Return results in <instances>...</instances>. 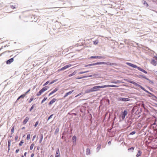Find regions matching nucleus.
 <instances>
[{
    "label": "nucleus",
    "mask_w": 157,
    "mask_h": 157,
    "mask_svg": "<svg viewBox=\"0 0 157 157\" xmlns=\"http://www.w3.org/2000/svg\"><path fill=\"white\" fill-rule=\"evenodd\" d=\"M106 64L108 65H110V66H112L114 65V63H111L110 62H98L97 63H93L91 64H88L87 65H86L85 66V67H90V66H92L98 65H101V64Z\"/></svg>",
    "instance_id": "nucleus-1"
},
{
    "label": "nucleus",
    "mask_w": 157,
    "mask_h": 157,
    "mask_svg": "<svg viewBox=\"0 0 157 157\" xmlns=\"http://www.w3.org/2000/svg\"><path fill=\"white\" fill-rule=\"evenodd\" d=\"M126 81L127 82L133 84L135 86H138V87H139V88H140L142 90H143L144 91H145L147 93V94L149 93V92L148 91L146 90L144 87H143L137 84V83L134 82V81H132L129 79H126Z\"/></svg>",
    "instance_id": "nucleus-2"
},
{
    "label": "nucleus",
    "mask_w": 157,
    "mask_h": 157,
    "mask_svg": "<svg viewBox=\"0 0 157 157\" xmlns=\"http://www.w3.org/2000/svg\"><path fill=\"white\" fill-rule=\"evenodd\" d=\"M104 88V85L101 86H96L93 87L92 88V89L93 90V91L94 92L98 91L99 90V89L100 88Z\"/></svg>",
    "instance_id": "nucleus-3"
},
{
    "label": "nucleus",
    "mask_w": 157,
    "mask_h": 157,
    "mask_svg": "<svg viewBox=\"0 0 157 157\" xmlns=\"http://www.w3.org/2000/svg\"><path fill=\"white\" fill-rule=\"evenodd\" d=\"M128 112L126 110H124L123 112H121V118L122 120L124 119L125 116L127 114Z\"/></svg>",
    "instance_id": "nucleus-4"
},
{
    "label": "nucleus",
    "mask_w": 157,
    "mask_h": 157,
    "mask_svg": "<svg viewBox=\"0 0 157 157\" xmlns=\"http://www.w3.org/2000/svg\"><path fill=\"white\" fill-rule=\"evenodd\" d=\"M118 100L119 101H129L130 99L128 98H121L119 97L117 98Z\"/></svg>",
    "instance_id": "nucleus-5"
},
{
    "label": "nucleus",
    "mask_w": 157,
    "mask_h": 157,
    "mask_svg": "<svg viewBox=\"0 0 157 157\" xmlns=\"http://www.w3.org/2000/svg\"><path fill=\"white\" fill-rule=\"evenodd\" d=\"M126 64L128 65L129 66H130L134 68H137L138 70V67H138L136 65L134 64L130 63H127Z\"/></svg>",
    "instance_id": "nucleus-6"
},
{
    "label": "nucleus",
    "mask_w": 157,
    "mask_h": 157,
    "mask_svg": "<svg viewBox=\"0 0 157 157\" xmlns=\"http://www.w3.org/2000/svg\"><path fill=\"white\" fill-rule=\"evenodd\" d=\"M13 58H11L6 61V63L7 64H10L11 63H12L13 61Z\"/></svg>",
    "instance_id": "nucleus-7"
},
{
    "label": "nucleus",
    "mask_w": 157,
    "mask_h": 157,
    "mask_svg": "<svg viewBox=\"0 0 157 157\" xmlns=\"http://www.w3.org/2000/svg\"><path fill=\"white\" fill-rule=\"evenodd\" d=\"M71 66V64L67 65L64 66V67H62V68H61L60 69V70L63 71V70H65L67 69L68 67H70Z\"/></svg>",
    "instance_id": "nucleus-8"
},
{
    "label": "nucleus",
    "mask_w": 157,
    "mask_h": 157,
    "mask_svg": "<svg viewBox=\"0 0 157 157\" xmlns=\"http://www.w3.org/2000/svg\"><path fill=\"white\" fill-rule=\"evenodd\" d=\"M148 94H150L151 95H149L148 96L152 98L153 99H157V97L155 96L154 94L151 93L150 92H149V93H148Z\"/></svg>",
    "instance_id": "nucleus-9"
},
{
    "label": "nucleus",
    "mask_w": 157,
    "mask_h": 157,
    "mask_svg": "<svg viewBox=\"0 0 157 157\" xmlns=\"http://www.w3.org/2000/svg\"><path fill=\"white\" fill-rule=\"evenodd\" d=\"M60 153L59 151V148H58L56 151L55 157H59Z\"/></svg>",
    "instance_id": "nucleus-10"
},
{
    "label": "nucleus",
    "mask_w": 157,
    "mask_h": 157,
    "mask_svg": "<svg viewBox=\"0 0 157 157\" xmlns=\"http://www.w3.org/2000/svg\"><path fill=\"white\" fill-rule=\"evenodd\" d=\"M74 90H71L69 92L66 93L64 96V98H66L67 96L68 95L71 94L73 92Z\"/></svg>",
    "instance_id": "nucleus-11"
},
{
    "label": "nucleus",
    "mask_w": 157,
    "mask_h": 157,
    "mask_svg": "<svg viewBox=\"0 0 157 157\" xmlns=\"http://www.w3.org/2000/svg\"><path fill=\"white\" fill-rule=\"evenodd\" d=\"M104 88L107 87H118V86L115 85H104Z\"/></svg>",
    "instance_id": "nucleus-12"
},
{
    "label": "nucleus",
    "mask_w": 157,
    "mask_h": 157,
    "mask_svg": "<svg viewBox=\"0 0 157 157\" xmlns=\"http://www.w3.org/2000/svg\"><path fill=\"white\" fill-rule=\"evenodd\" d=\"M56 99L55 98H53L51 101L48 103V105H51L54 102L56 101Z\"/></svg>",
    "instance_id": "nucleus-13"
},
{
    "label": "nucleus",
    "mask_w": 157,
    "mask_h": 157,
    "mask_svg": "<svg viewBox=\"0 0 157 157\" xmlns=\"http://www.w3.org/2000/svg\"><path fill=\"white\" fill-rule=\"evenodd\" d=\"M29 118L28 117H26L24 120L23 121V124H25L29 120Z\"/></svg>",
    "instance_id": "nucleus-14"
},
{
    "label": "nucleus",
    "mask_w": 157,
    "mask_h": 157,
    "mask_svg": "<svg viewBox=\"0 0 157 157\" xmlns=\"http://www.w3.org/2000/svg\"><path fill=\"white\" fill-rule=\"evenodd\" d=\"M151 63L154 66H156L157 64L156 61L154 59H152L151 61Z\"/></svg>",
    "instance_id": "nucleus-15"
},
{
    "label": "nucleus",
    "mask_w": 157,
    "mask_h": 157,
    "mask_svg": "<svg viewBox=\"0 0 157 157\" xmlns=\"http://www.w3.org/2000/svg\"><path fill=\"white\" fill-rule=\"evenodd\" d=\"M92 75H89V76H85L83 77H78L76 78V79H81L82 78H87L88 77H92Z\"/></svg>",
    "instance_id": "nucleus-16"
},
{
    "label": "nucleus",
    "mask_w": 157,
    "mask_h": 157,
    "mask_svg": "<svg viewBox=\"0 0 157 157\" xmlns=\"http://www.w3.org/2000/svg\"><path fill=\"white\" fill-rule=\"evenodd\" d=\"M93 90L92 88L90 89H88V90H86L85 91V93H89L91 92H93Z\"/></svg>",
    "instance_id": "nucleus-17"
},
{
    "label": "nucleus",
    "mask_w": 157,
    "mask_h": 157,
    "mask_svg": "<svg viewBox=\"0 0 157 157\" xmlns=\"http://www.w3.org/2000/svg\"><path fill=\"white\" fill-rule=\"evenodd\" d=\"M138 70H139V71H141L143 72L145 74L147 73V71H146L144 70L142 68H141L140 67H138Z\"/></svg>",
    "instance_id": "nucleus-18"
},
{
    "label": "nucleus",
    "mask_w": 157,
    "mask_h": 157,
    "mask_svg": "<svg viewBox=\"0 0 157 157\" xmlns=\"http://www.w3.org/2000/svg\"><path fill=\"white\" fill-rule=\"evenodd\" d=\"M142 152L140 150H138V153L136 155V157H139L142 154Z\"/></svg>",
    "instance_id": "nucleus-19"
},
{
    "label": "nucleus",
    "mask_w": 157,
    "mask_h": 157,
    "mask_svg": "<svg viewBox=\"0 0 157 157\" xmlns=\"http://www.w3.org/2000/svg\"><path fill=\"white\" fill-rule=\"evenodd\" d=\"M49 88V87L47 86H45L41 90H42V91L44 92V91L48 89Z\"/></svg>",
    "instance_id": "nucleus-20"
},
{
    "label": "nucleus",
    "mask_w": 157,
    "mask_h": 157,
    "mask_svg": "<svg viewBox=\"0 0 157 157\" xmlns=\"http://www.w3.org/2000/svg\"><path fill=\"white\" fill-rule=\"evenodd\" d=\"M40 139L39 141V143H41L42 141L43 138V135L42 134H41L40 135Z\"/></svg>",
    "instance_id": "nucleus-21"
},
{
    "label": "nucleus",
    "mask_w": 157,
    "mask_h": 157,
    "mask_svg": "<svg viewBox=\"0 0 157 157\" xmlns=\"http://www.w3.org/2000/svg\"><path fill=\"white\" fill-rule=\"evenodd\" d=\"M25 96V95H24V94H22L21 95L18 97V98H17L16 101V102L20 98H23Z\"/></svg>",
    "instance_id": "nucleus-22"
},
{
    "label": "nucleus",
    "mask_w": 157,
    "mask_h": 157,
    "mask_svg": "<svg viewBox=\"0 0 157 157\" xmlns=\"http://www.w3.org/2000/svg\"><path fill=\"white\" fill-rule=\"evenodd\" d=\"M43 92L42 91V90H40L39 92L37 93L36 96H39Z\"/></svg>",
    "instance_id": "nucleus-23"
},
{
    "label": "nucleus",
    "mask_w": 157,
    "mask_h": 157,
    "mask_svg": "<svg viewBox=\"0 0 157 157\" xmlns=\"http://www.w3.org/2000/svg\"><path fill=\"white\" fill-rule=\"evenodd\" d=\"M142 3L143 4L144 6H146V7H148V5L147 3L144 0H143L142 1Z\"/></svg>",
    "instance_id": "nucleus-24"
},
{
    "label": "nucleus",
    "mask_w": 157,
    "mask_h": 157,
    "mask_svg": "<svg viewBox=\"0 0 157 157\" xmlns=\"http://www.w3.org/2000/svg\"><path fill=\"white\" fill-rule=\"evenodd\" d=\"M77 73V71H74L72 73L69 74L68 75V76L70 77H71L74 75H75Z\"/></svg>",
    "instance_id": "nucleus-25"
},
{
    "label": "nucleus",
    "mask_w": 157,
    "mask_h": 157,
    "mask_svg": "<svg viewBox=\"0 0 157 157\" xmlns=\"http://www.w3.org/2000/svg\"><path fill=\"white\" fill-rule=\"evenodd\" d=\"M90 150L89 148L86 149V155H90Z\"/></svg>",
    "instance_id": "nucleus-26"
},
{
    "label": "nucleus",
    "mask_w": 157,
    "mask_h": 157,
    "mask_svg": "<svg viewBox=\"0 0 157 157\" xmlns=\"http://www.w3.org/2000/svg\"><path fill=\"white\" fill-rule=\"evenodd\" d=\"M121 82V81L119 80H117V81H113L111 82L113 83L117 84L118 83Z\"/></svg>",
    "instance_id": "nucleus-27"
},
{
    "label": "nucleus",
    "mask_w": 157,
    "mask_h": 157,
    "mask_svg": "<svg viewBox=\"0 0 157 157\" xmlns=\"http://www.w3.org/2000/svg\"><path fill=\"white\" fill-rule=\"evenodd\" d=\"M59 90V88H56L53 91L51 92L52 93V94H53L54 93L56 92Z\"/></svg>",
    "instance_id": "nucleus-28"
},
{
    "label": "nucleus",
    "mask_w": 157,
    "mask_h": 157,
    "mask_svg": "<svg viewBox=\"0 0 157 157\" xmlns=\"http://www.w3.org/2000/svg\"><path fill=\"white\" fill-rule=\"evenodd\" d=\"M98 42H99V41H98V40H95L94 41H93L94 44V45L97 44H98Z\"/></svg>",
    "instance_id": "nucleus-29"
},
{
    "label": "nucleus",
    "mask_w": 157,
    "mask_h": 157,
    "mask_svg": "<svg viewBox=\"0 0 157 157\" xmlns=\"http://www.w3.org/2000/svg\"><path fill=\"white\" fill-rule=\"evenodd\" d=\"M76 137L74 135V136L73 137H72V141H76Z\"/></svg>",
    "instance_id": "nucleus-30"
},
{
    "label": "nucleus",
    "mask_w": 157,
    "mask_h": 157,
    "mask_svg": "<svg viewBox=\"0 0 157 157\" xmlns=\"http://www.w3.org/2000/svg\"><path fill=\"white\" fill-rule=\"evenodd\" d=\"M97 56H91L90 57V59H98V58L97 57Z\"/></svg>",
    "instance_id": "nucleus-31"
},
{
    "label": "nucleus",
    "mask_w": 157,
    "mask_h": 157,
    "mask_svg": "<svg viewBox=\"0 0 157 157\" xmlns=\"http://www.w3.org/2000/svg\"><path fill=\"white\" fill-rule=\"evenodd\" d=\"M35 106V104H33L32 105V106L29 109V111H31L33 109L34 107Z\"/></svg>",
    "instance_id": "nucleus-32"
},
{
    "label": "nucleus",
    "mask_w": 157,
    "mask_h": 157,
    "mask_svg": "<svg viewBox=\"0 0 157 157\" xmlns=\"http://www.w3.org/2000/svg\"><path fill=\"white\" fill-rule=\"evenodd\" d=\"M136 133V132L135 131H133L130 133L129 135H133L135 134Z\"/></svg>",
    "instance_id": "nucleus-33"
},
{
    "label": "nucleus",
    "mask_w": 157,
    "mask_h": 157,
    "mask_svg": "<svg viewBox=\"0 0 157 157\" xmlns=\"http://www.w3.org/2000/svg\"><path fill=\"white\" fill-rule=\"evenodd\" d=\"M34 146V144L33 143L31 145V146L30 147V150H32L33 149V147Z\"/></svg>",
    "instance_id": "nucleus-34"
},
{
    "label": "nucleus",
    "mask_w": 157,
    "mask_h": 157,
    "mask_svg": "<svg viewBox=\"0 0 157 157\" xmlns=\"http://www.w3.org/2000/svg\"><path fill=\"white\" fill-rule=\"evenodd\" d=\"M47 98L46 97H45L43 100L41 102V104H42L44 101H45L47 99Z\"/></svg>",
    "instance_id": "nucleus-35"
},
{
    "label": "nucleus",
    "mask_w": 157,
    "mask_h": 157,
    "mask_svg": "<svg viewBox=\"0 0 157 157\" xmlns=\"http://www.w3.org/2000/svg\"><path fill=\"white\" fill-rule=\"evenodd\" d=\"M54 116L53 114H51L50 116L47 119V121H48L49 119L52 118V117Z\"/></svg>",
    "instance_id": "nucleus-36"
},
{
    "label": "nucleus",
    "mask_w": 157,
    "mask_h": 157,
    "mask_svg": "<svg viewBox=\"0 0 157 157\" xmlns=\"http://www.w3.org/2000/svg\"><path fill=\"white\" fill-rule=\"evenodd\" d=\"M10 143H11V140H8V148H9V147H10Z\"/></svg>",
    "instance_id": "nucleus-37"
},
{
    "label": "nucleus",
    "mask_w": 157,
    "mask_h": 157,
    "mask_svg": "<svg viewBox=\"0 0 157 157\" xmlns=\"http://www.w3.org/2000/svg\"><path fill=\"white\" fill-rule=\"evenodd\" d=\"M101 145H100L99 146H98L97 148V152H98L99 151V150L101 148Z\"/></svg>",
    "instance_id": "nucleus-38"
},
{
    "label": "nucleus",
    "mask_w": 157,
    "mask_h": 157,
    "mask_svg": "<svg viewBox=\"0 0 157 157\" xmlns=\"http://www.w3.org/2000/svg\"><path fill=\"white\" fill-rule=\"evenodd\" d=\"M57 79H56L53 80V81H52L51 82H50V84H51L53 83L54 82H56L57 81Z\"/></svg>",
    "instance_id": "nucleus-39"
},
{
    "label": "nucleus",
    "mask_w": 157,
    "mask_h": 157,
    "mask_svg": "<svg viewBox=\"0 0 157 157\" xmlns=\"http://www.w3.org/2000/svg\"><path fill=\"white\" fill-rule=\"evenodd\" d=\"M24 141L23 140H22L20 142V143L19 144V145L20 146H21L22 144L23 143Z\"/></svg>",
    "instance_id": "nucleus-40"
},
{
    "label": "nucleus",
    "mask_w": 157,
    "mask_h": 157,
    "mask_svg": "<svg viewBox=\"0 0 157 157\" xmlns=\"http://www.w3.org/2000/svg\"><path fill=\"white\" fill-rule=\"evenodd\" d=\"M139 77L140 78H146V77H145V76L144 75H140Z\"/></svg>",
    "instance_id": "nucleus-41"
},
{
    "label": "nucleus",
    "mask_w": 157,
    "mask_h": 157,
    "mask_svg": "<svg viewBox=\"0 0 157 157\" xmlns=\"http://www.w3.org/2000/svg\"><path fill=\"white\" fill-rule=\"evenodd\" d=\"M59 128H57L56 129V130L55 131V134H56V133H58V132L59 131Z\"/></svg>",
    "instance_id": "nucleus-42"
},
{
    "label": "nucleus",
    "mask_w": 157,
    "mask_h": 157,
    "mask_svg": "<svg viewBox=\"0 0 157 157\" xmlns=\"http://www.w3.org/2000/svg\"><path fill=\"white\" fill-rule=\"evenodd\" d=\"M30 134H28L27 136V139L29 140L30 139Z\"/></svg>",
    "instance_id": "nucleus-43"
},
{
    "label": "nucleus",
    "mask_w": 157,
    "mask_h": 157,
    "mask_svg": "<svg viewBox=\"0 0 157 157\" xmlns=\"http://www.w3.org/2000/svg\"><path fill=\"white\" fill-rule=\"evenodd\" d=\"M14 126H13V127L11 128V132H12V134H13L14 132Z\"/></svg>",
    "instance_id": "nucleus-44"
},
{
    "label": "nucleus",
    "mask_w": 157,
    "mask_h": 157,
    "mask_svg": "<svg viewBox=\"0 0 157 157\" xmlns=\"http://www.w3.org/2000/svg\"><path fill=\"white\" fill-rule=\"evenodd\" d=\"M38 123H39V121H37L36 122L35 124L34 125V126L35 127H36L37 126V125L38 124Z\"/></svg>",
    "instance_id": "nucleus-45"
},
{
    "label": "nucleus",
    "mask_w": 157,
    "mask_h": 157,
    "mask_svg": "<svg viewBox=\"0 0 157 157\" xmlns=\"http://www.w3.org/2000/svg\"><path fill=\"white\" fill-rule=\"evenodd\" d=\"M30 89H29V90H28L25 93V94H24V95H25V96L27 95V94L28 93H29V92L30 91Z\"/></svg>",
    "instance_id": "nucleus-46"
},
{
    "label": "nucleus",
    "mask_w": 157,
    "mask_h": 157,
    "mask_svg": "<svg viewBox=\"0 0 157 157\" xmlns=\"http://www.w3.org/2000/svg\"><path fill=\"white\" fill-rule=\"evenodd\" d=\"M145 79H146V80L149 81L150 82H151V83H153V82L152 81H151V80H150L149 78H147L146 77L145 78Z\"/></svg>",
    "instance_id": "nucleus-47"
},
{
    "label": "nucleus",
    "mask_w": 157,
    "mask_h": 157,
    "mask_svg": "<svg viewBox=\"0 0 157 157\" xmlns=\"http://www.w3.org/2000/svg\"><path fill=\"white\" fill-rule=\"evenodd\" d=\"M49 81H47L44 85L43 86H45L46 85H47L48 83H49Z\"/></svg>",
    "instance_id": "nucleus-48"
},
{
    "label": "nucleus",
    "mask_w": 157,
    "mask_h": 157,
    "mask_svg": "<svg viewBox=\"0 0 157 157\" xmlns=\"http://www.w3.org/2000/svg\"><path fill=\"white\" fill-rule=\"evenodd\" d=\"M33 100V98H30V99L29 100V103H31Z\"/></svg>",
    "instance_id": "nucleus-49"
},
{
    "label": "nucleus",
    "mask_w": 157,
    "mask_h": 157,
    "mask_svg": "<svg viewBox=\"0 0 157 157\" xmlns=\"http://www.w3.org/2000/svg\"><path fill=\"white\" fill-rule=\"evenodd\" d=\"M97 57L98 58V59H101L103 58V57L101 56H97Z\"/></svg>",
    "instance_id": "nucleus-50"
},
{
    "label": "nucleus",
    "mask_w": 157,
    "mask_h": 157,
    "mask_svg": "<svg viewBox=\"0 0 157 157\" xmlns=\"http://www.w3.org/2000/svg\"><path fill=\"white\" fill-rule=\"evenodd\" d=\"M53 9H54V10H53L54 11H57L58 10L57 8H54Z\"/></svg>",
    "instance_id": "nucleus-51"
},
{
    "label": "nucleus",
    "mask_w": 157,
    "mask_h": 157,
    "mask_svg": "<svg viewBox=\"0 0 157 157\" xmlns=\"http://www.w3.org/2000/svg\"><path fill=\"white\" fill-rule=\"evenodd\" d=\"M19 151V149L18 148L17 149H16V151H15V153H17Z\"/></svg>",
    "instance_id": "nucleus-52"
},
{
    "label": "nucleus",
    "mask_w": 157,
    "mask_h": 157,
    "mask_svg": "<svg viewBox=\"0 0 157 157\" xmlns=\"http://www.w3.org/2000/svg\"><path fill=\"white\" fill-rule=\"evenodd\" d=\"M134 149V147H132L128 149V150H133Z\"/></svg>",
    "instance_id": "nucleus-53"
},
{
    "label": "nucleus",
    "mask_w": 157,
    "mask_h": 157,
    "mask_svg": "<svg viewBox=\"0 0 157 157\" xmlns=\"http://www.w3.org/2000/svg\"><path fill=\"white\" fill-rule=\"evenodd\" d=\"M82 94V93H79V94H78L77 95H76L75 97H77L78 96H79L80 95Z\"/></svg>",
    "instance_id": "nucleus-54"
},
{
    "label": "nucleus",
    "mask_w": 157,
    "mask_h": 157,
    "mask_svg": "<svg viewBox=\"0 0 157 157\" xmlns=\"http://www.w3.org/2000/svg\"><path fill=\"white\" fill-rule=\"evenodd\" d=\"M84 73V71H81L78 73V74H81Z\"/></svg>",
    "instance_id": "nucleus-55"
},
{
    "label": "nucleus",
    "mask_w": 157,
    "mask_h": 157,
    "mask_svg": "<svg viewBox=\"0 0 157 157\" xmlns=\"http://www.w3.org/2000/svg\"><path fill=\"white\" fill-rule=\"evenodd\" d=\"M17 139H18V136H17L16 135L15 137V140H17Z\"/></svg>",
    "instance_id": "nucleus-56"
},
{
    "label": "nucleus",
    "mask_w": 157,
    "mask_h": 157,
    "mask_svg": "<svg viewBox=\"0 0 157 157\" xmlns=\"http://www.w3.org/2000/svg\"><path fill=\"white\" fill-rule=\"evenodd\" d=\"M11 7L13 9H14L15 8V7L13 5L11 6Z\"/></svg>",
    "instance_id": "nucleus-57"
},
{
    "label": "nucleus",
    "mask_w": 157,
    "mask_h": 157,
    "mask_svg": "<svg viewBox=\"0 0 157 157\" xmlns=\"http://www.w3.org/2000/svg\"><path fill=\"white\" fill-rule=\"evenodd\" d=\"M36 135H34V136H33V139H32V140H33H33H34V139H35V138H36Z\"/></svg>",
    "instance_id": "nucleus-58"
},
{
    "label": "nucleus",
    "mask_w": 157,
    "mask_h": 157,
    "mask_svg": "<svg viewBox=\"0 0 157 157\" xmlns=\"http://www.w3.org/2000/svg\"><path fill=\"white\" fill-rule=\"evenodd\" d=\"M34 154L33 153H32L31 155V157H33L34 156Z\"/></svg>",
    "instance_id": "nucleus-59"
},
{
    "label": "nucleus",
    "mask_w": 157,
    "mask_h": 157,
    "mask_svg": "<svg viewBox=\"0 0 157 157\" xmlns=\"http://www.w3.org/2000/svg\"><path fill=\"white\" fill-rule=\"evenodd\" d=\"M73 145H75L76 144V141H72Z\"/></svg>",
    "instance_id": "nucleus-60"
},
{
    "label": "nucleus",
    "mask_w": 157,
    "mask_h": 157,
    "mask_svg": "<svg viewBox=\"0 0 157 157\" xmlns=\"http://www.w3.org/2000/svg\"><path fill=\"white\" fill-rule=\"evenodd\" d=\"M53 94L52 93V92H51L48 95V96H50V95H51L52 94Z\"/></svg>",
    "instance_id": "nucleus-61"
},
{
    "label": "nucleus",
    "mask_w": 157,
    "mask_h": 157,
    "mask_svg": "<svg viewBox=\"0 0 157 157\" xmlns=\"http://www.w3.org/2000/svg\"><path fill=\"white\" fill-rule=\"evenodd\" d=\"M26 154H27V152H25V153H24V156H26Z\"/></svg>",
    "instance_id": "nucleus-62"
},
{
    "label": "nucleus",
    "mask_w": 157,
    "mask_h": 157,
    "mask_svg": "<svg viewBox=\"0 0 157 157\" xmlns=\"http://www.w3.org/2000/svg\"><path fill=\"white\" fill-rule=\"evenodd\" d=\"M155 60H156L157 61V57L155 56Z\"/></svg>",
    "instance_id": "nucleus-63"
},
{
    "label": "nucleus",
    "mask_w": 157,
    "mask_h": 157,
    "mask_svg": "<svg viewBox=\"0 0 157 157\" xmlns=\"http://www.w3.org/2000/svg\"><path fill=\"white\" fill-rule=\"evenodd\" d=\"M111 143V141H109V142H108V144L110 145V144Z\"/></svg>",
    "instance_id": "nucleus-64"
}]
</instances>
